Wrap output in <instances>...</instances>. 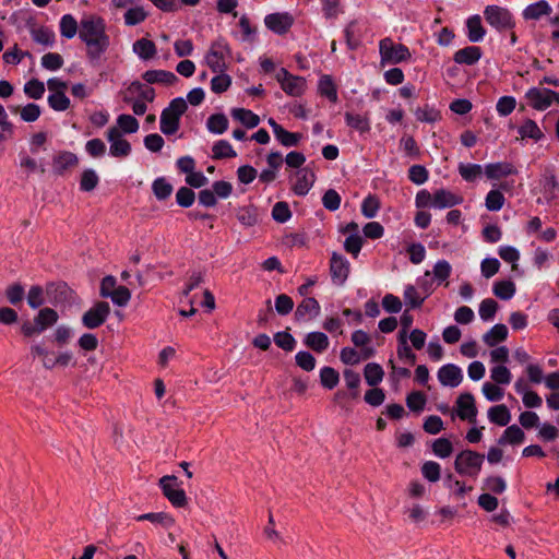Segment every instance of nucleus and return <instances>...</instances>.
<instances>
[{"mask_svg":"<svg viewBox=\"0 0 559 559\" xmlns=\"http://www.w3.org/2000/svg\"><path fill=\"white\" fill-rule=\"evenodd\" d=\"M79 38L85 45V56L91 63L98 62L110 47L107 23L97 14L81 19Z\"/></svg>","mask_w":559,"mask_h":559,"instance_id":"obj_1","label":"nucleus"},{"mask_svg":"<svg viewBox=\"0 0 559 559\" xmlns=\"http://www.w3.org/2000/svg\"><path fill=\"white\" fill-rule=\"evenodd\" d=\"M233 60V50L226 38L219 36L211 41L203 62L212 72L227 71Z\"/></svg>","mask_w":559,"mask_h":559,"instance_id":"obj_2","label":"nucleus"},{"mask_svg":"<svg viewBox=\"0 0 559 559\" xmlns=\"http://www.w3.org/2000/svg\"><path fill=\"white\" fill-rule=\"evenodd\" d=\"M380 66L397 64L409 61L412 53L404 44H396L391 37L379 41Z\"/></svg>","mask_w":559,"mask_h":559,"instance_id":"obj_3","label":"nucleus"},{"mask_svg":"<svg viewBox=\"0 0 559 559\" xmlns=\"http://www.w3.org/2000/svg\"><path fill=\"white\" fill-rule=\"evenodd\" d=\"M188 108L182 97L174 98L160 115V131L166 135L176 133L180 126V117Z\"/></svg>","mask_w":559,"mask_h":559,"instance_id":"obj_4","label":"nucleus"},{"mask_svg":"<svg viewBox=\"0 0 559 559\" xmlns=\"http://www.w3.org/2000/svg\"><path fill=\"white\" fill-rule=\"evenodd\" d=\"M485 456L473 450H463L454 460V469L461 476L476 479L481 471Z\"/></svg>","mask_w":559,"mask_h":559,"instance_id":"obj_5","label":"nucleus"},{"mask_svg":"<svg viewBox=\"0 0 559 559\" xmlns=\"http://www.w3.org/2000/svg\"><path fill=\"white\" fill-rule=\"evenodd\" d=\"M484 17L492 28L500 33L511 31L515 26L511 11L500 5L489 4L485 7Z\"/></svg>","mask_w":559,"mask_h":559,"instance_id":"obj_6","label":"nucleus"},{"mask_svg":"<svg viewBox=\"0 0 559 559\" xmlns=\"http://www.w3.org/2000/svg\"><path fill=\"white\" fill-rule=\"evenodd\" d=\"M59 316L52 308H43L34 318V322H24L21 326L22 333L31 337L35 334H40L48 328L57 323Z\"/></svg>","mask_w":559,"mask_h":559,"instance_id":"obj_7","label":"nucleus"},{"mask_svg":"<svg viewBox=\"0 0 559 559\" xmlns=\"http://www.w3.org/2000/svg\"><path fill=\"white\" fill-rule=\"evenodd\" d=\"M159 487L163 495L168 501L176 508L186 507L188 503L187 495L185 490L179 486L176 476L166 475L159 479Z\"/></svg>","mask_w":559,"mask_h":559,"instance_id":"obj_8","label":"nucleus"},{"mask_svg":"<svg viewBox=\"0 0 559 559\" xmlns=\"http://www.w3.org/2000/svg\"><path fill=\"white\" fill-rule=\"evenodd\" d=\"M110 314V306L107 301H97L82 316L84 328L94 330L102 326Z\"/></svg>","mask_w":559,"mask_h":559,"instance_id":"obj_9","label":"nucleus"},{"mask_svg":"<svg viewBox=\"0 0 559 559\" xmlns=\"http://www.w3.org/2000/svg\"><path fill=\"white\" fill-rule=\"evenodd\" d=\"M276 80L282 90L289 96H300L306 90V80L298 75H293L285 68L276 73Z\"/></svg>","mask_w":559,"mask_h":559,"instance_id":"obj_10","label":"nucleus"},{"mask_svg":"<svg viewBox=\"0 0 559 559\" xmlns=\"http://www.w3.org/2000/svg\"><path fill=\"white\" fill-rule=\"evenodd\" d=\"M106 138L109 142V154L112 157L123 158L130 155L131 144L126 140L117 127L107 130Z\"/></svg>","mask_w":559,"mask_h":559,"instance_id":"obj_11","label":"nucleus"},{"mask_svg":"<svg viewBox=\"0 0 559 559\" xmlns=\"http://www.w3.org/2000/svg\"><path fill=\"white\" fill-rule=\"evenodd\" d=\"M349 271L350 264L348 260L344 255L333 252L330 260V274L332 282L338 286L343 285L349 275Z\"/></svg>","mask_w":559,"mask_h":559,"instance_id":"obj_12","label":"nucleus"},{"mask_svg":"<svg viewBox=\"0 0 559 559\" xmlns=\"http://www.w3.org/2000/svg\"><path fill=\"white\" fill-rule=\"evenodd\" d=\"M264 24L266 28L277 35L286 34L294 24V17L288 12H276L265 15Z\"/></svg>","mask_w":559,"mask_h":559,"instance_id":"obj_13","label":"nucleus"},{"mask_svg":"<svg viewBox=\"0 0 559 559\" xmlns=\"http://www.w3.org/2000/svg\"><path fill=\"white\" fill-rule=\"evenodd\" d=\"M527 104L535 110L543 111L552 105L550 88L531 87L525 93Z\"/></svg>","mask_w":559,"mask_h":559,"instance_id":"obj_14","label":"nucleus"},{"mask_svg":"<svg viewBox=\"0 0 559 559\" xmlns=\"http://www.w3.org/2000/svg\"><path fill=\"white\" fill-rule=\"evenodd\" d=\"M79 165V157L70 151H60L52 157V171L57 176H64Z\"/></svg>","mask_w":559,"mask_h":559,"instance_id":"obj_15","label":"nucleus"},{"mask_svg":"<svg viewBox=\"0 0 559 559\" xmlns=\"http://www.w3.org/2000/svg\"><path fill=\"white\" fill-rule=\"evenodd\" d=\"M456 415L462 420L476 423L477 408L471 393H462L456 400Z\"/></svg>","mask_w":559,"mask_h":559,"instance_id":"obj_16","label":"nucleus"},{"mask_svg":"<svg viewBox=\"0 0 559 559\" xmlns=\"http://www.w3.org/2000/svg\"><path fill=\"white\" fill-rule=\"evenodd\" d=\"M438 380L443 386L456 388L463 380V373L459 366L447 364L438 370Z\"/></svg>","mask_w":559,"mask_h":559,"instance_id":"obj_17","label":"nucleus"},{"mask_svg":"<svg viewBox=\"0 0 559 559\" xmlns=\"http://www.w3.org/2000/svg\"><path fill=\"white\" fill-rule=\"evenodd\" d=\"M484 173L488 179L499 180L512 175H518V168L510 162L490 163L484 167Z\"/></svg>","mask_w":559,"mask_h":559,"instance_id":"obj_18","label":"nucleus"},{"mask_svg":"<svg viewBox=\"0 0 559 559\" xmlns=\"http://www.w3.org/2000/svg\"><path fill=\"white\" fill-rule=\"evenodd\" d=\"M316 181V175L308 168H301L295 174V181L293 183V191L299 197L306 195L312 188Z\"/></svg>","mask_w":559,"mask_h":559,"instance_id":"obj_19","label":"nucleus"},{"mask_svg":"<svg viewBox=\"0 0 559 559\" xmlns=\"http://www.w3.org/2000/svg\"><path fill=\"white\" fill-rule=\"evenodd\" d=\"M321 307L313 297H306L297 306L295 318L297 321H308L319 316Z\"/></svg>","mask_w":559,"mask_h":559,"instance_id":"obj_20","label":"nucleus"},{"mask_svg":"<svg viewBox=\"0 0 559 559\" xmlns=\"http://www.w3.org/2000/svg\"><path fill=\"white\" fill-rule=\"evenodd\" d=\"M373 355V347H364L359 352L352 347H344L341 350L340 358L345 365H357L361 360L369 359Z\"/></svg>","mask_w":559,"mask_h":559,"instance_id":"obj_21","label":"nucleus"},{"mask_svg":"<svg viewBox=\"0 0 559 559\" xmlns=\"http://www.w3.org/2000/svg\"><path fill=\"white\" fill-rule=\"evenodd\" d=\"M462 202H463L462 197H460L447 189H439V190H436L433 193L432 207L441 210V209L459 205Z\"/></svg>","mask_w":559,"mask_h":559,"instance_id":"obj_22","label":"nucleus"},{"mask_svg":"<svg viewBox=\"0 0 559 559\" xmlns=\"http://www.w3.org/2000/svg\"><path fill=\"white\" fill-rule=\"evenodd\" d=\"M551 12L550 4L546 0H539L524 8L522 16L526 21H538L543 16L550 15Z\"/></svg>","mask_w":559,"mask_h":559,"instance_id":"obj_23","label":"nucleus"},{"mask_svg":"<svg viewBox=\"0 0 559 559\" xmlns=\"http://www.w3.org/2000/svg\"><path fill=\"white\" fill-rule=\"evenodd\" d=\"M142 79L148 84L174 85L178 78L175 73L167 70H147L142 74Z\"/></svg>","mask_w":559,"mask_h":559,"instance_id":"obj_24","label":"nucleus"},{"mask_svg":"<svg viewBox=\"0 0 559 559\" xmlns=\"http://www.w3.org/2000/svg\"><path fill=\"white\" fill-rule=\"evenodd\" d=\"M483 56V51L478 46H467L465 48L459 49L454 56L453 60L457 64L465 66H474L476 64Z\"/></svg>","mask_w":559,"mask_h":559,"instance_id":"obj_25","label":"nucleus"},{"mask_svg":"<svg viewBox=\"0 0 559 559\" xmlns=\"http://www.w3.org/2000/svg\"><path fill=\"white\" fill-rule=\"evenodd\" d=\"M133 52L144 61L153 59L157 53L156 45L153 40L147 38H141L133 43Z\"/></svg>","mask_w":559,"mask_h":559,"instance_id":"obj_26","label":"nucleus"},{"mask_svg":"<svg viewBox=\"0 0 559 559\" xmlns=\"http://www.w3.org/2000/svg\"><path fill=\"white\" fill-rule=\"evenodd\" d=\"M467 38L471 43H479L486 35V29L481 24V19L478 14L472 15L466 21Z\"/></svg>","mask_w":559,"mask_h":559,"instance_id":"obj_27","label":"nucleus"},{"mask_svg":"<svg viewBox=\"0 0 559 559\" xmlns=\"http://www.w3.org/2000/svg\"><path fill=\"white\" fill-rule=\"evenodd\" d=\"M518 133L521 139H531L538 142L544 139L545 134L533 119H525L523 123L518 128Z\"/></svg>","mask_w":559,"mask_h":559,"instance_id":"obj_28","label":"nucleus"},{"mask_svg":"<svg viewBox=\"0 0 559 559\" xmlns=\"http://www.w3.org/2000/svg\"><path fill=\"white\" fill-rule=\"evenodd\" d=\"M525 439L524 431L518 425L508 426L498 439L499 445H516L521 444Z\"/></svg>","mask_w":559,"mask_h":559,"instance_id":"obj_29","label":"nucleus"},{"mask_svg":"<svg viewBox=\"0 0 559 559\" xmlns=\"http://www.w3.org/2000/svg\"><path fill=\"white\" fill-rule=\"evenodd\" d=\"M304 344L317 353H323L328 349L330 341L323 332H310L306 335Z\"/></svg>","mask_w":559,"mask_h":559,"instance_id":"obj_30","label":"nucleus"},{"mask_svg":"<svg viewBox=\"0 0 559 559\" xmlns=\"http://www.w3.org/2000/svg\"><path fill=\"white\" fill-rule=\"evenodd\" d=\"M60 35L67 39H72L80 33V22L72 14H64L59 22Z\"/></svg>","mask_w":559,"mask_h":559,"instance_id":"obj_31","label":"nucleus"},{"mask_svg":"<svg viewBox=\"0 0 559 559\" xmlns=\"http://www.w3.org/2000/svg\"><path fill=\"white\" fill-rule=\"evenodd\" d=\"M488 419L492 424L504 427L511 420V413L504 404L495 405L488 409Z\"/></svg>","mask_w":559,"mask_h":559,"instance_id":"obj_32","label":"nucleus"},{"mask_svg":"<svg viewBox=\"0 0 559 559\" xmlns=\"http://www.w3.org/2000/svg\"><path fill=\"white\" fill-rule=\"evenodd\" d=\"M508 337V329L504 324L498 323L493 325L484 336L483 341L484 343L489 346L493 347L498 343L503 342Z\"/></svg>","mask_w":559,"mask_h":559,"instance_id":"obj_33","label":"nucleus"},{"mask_svg":"<svg viewBox=\"0 0 559 559\" xmlns=\"http://www.w3.org/2000/svg\"><path fill=\"white\" fill-rule=\"evenodd\" d=\"M236 217L245 227H252L259 222L258 209L253 205H246L238 209Z\"/></svg>","mask_w":559,"mask_h":559,"instance_id":"obj_34","label":"nucleus"},{"mask_svg":"<svg viewBox=\"0 0 559 559\" xmlns=\"http://www.w3.org/2000/svg\"><path fill=\"white\" fill-rule=\"evenodd\" d=\"M136 521H150L151 523L158 524L164 528H169L175 524V519L166 512L144 513L139 515Z\"/></svg>","mask_w":559,"mask_h":559,"instance_id":"obj_35","label":"nucleus"},{"mask_svg":"<svg viewBox=\"0 0 559 559\" xmlns=\"http://www.w3.org/2000/svg\"><path fill=\"white\" fill-rule=\"evenodd\" d=\"M318 91L321 96L326 97L331 103H337V88L330 75H322L320 78Z\"/></svg>","mask_w":559,"mask_h":559,"instance_id":"obj_36","label":"nucleus"},{"mask_svg":"<svg viewBox=\"0 0 559 559\" xmlns=\"http://www.w3.org/2000/svg\"><path fill=\"white\" fill-rule=\"evenodd\" d=\"M147 16L148 13L144 10L142 5H140V3H138L133 4L126 11L123 20L127 26H134L144 22L147 19Z\"/></svg>","mask_w":559,"mask_h":559,"instance_id":"obj_37","label":"nucleus"},{"mask_svg":"<svg viewBox=\"0 0 559 559\" xmlns=\"http://www.w3.org/2000/svg\"><path fill=\"white\" fill-rule=\"evenodd\" d=\"M345 122L349 128L359 131L361 134L370 131V122L367 116L346 112Z\"/></svg>","mask_w":559,"mask_h":559,"instance_id":"obj_38","label":"nucleus"},{"mask_svg":"<svg viewBox=\"0 0 559 559\" xmlns=\"http://www.w3.org/2000/svg\"><path fill=\"white\" fill-rule=\"evenodd\" d=\"M231 116L249 129L255 128L260 123L259 116L249 109L236 108L231 111Z\"/></svg>","mask_w":559,"mask_h":559,"instance_id":"obj_39","label":"nucleus"},{"mask_svg":"<svg viewBox=\"0 0 559 559\" xmlns=\"http://www.w3.org/2000/svg\"><path fill=\"white\" fill-rule=\"evenodd\" d=\"M364 376L370 386H376L382 381L384 371L379 364L369 362L365 366Z\"/></svg>","mask_w":559,"mask_h":559,"instance_id":"obj_40","label":"nucleus"},{"mask_svg":"<svg viewBox=\"0 0 559 559\" xmlns=\"http://www.w3.org/2000/svg\"><path fill=\"white\" fill-rule=\"evenodd\" d=\"M207 130L214 134H223L228 129V119L224 114H214L206 122Z\"/></svg>","mask_w":559,"mask_h":559,"instance_id":"obj_41","label":"nucleus"},{"mask_svg":"<svg viewBox=\"0 0 559 559\" xmlns=\"http://www.w3.org/2000/svg\"><path fill=\"white\" fill-rule=\"evenodd\" d=\"M506 202V198L501 190L492 189L490 190L485 198V206L490 212L500 211Z\"/></svg>","mask_w":559,"mask_h":559,"instance_id":"obj_42","label":"nucleus"},{"mask_svg":"<svg viewBox=\"0 0 559 559\" xmlns=\"http://www.w3.org/2000/svg\"><path fill=\"white\" fill-rule=\"evenodd\" d=\"M457 169L461 177L467 182L475 181L484 171V168L480 165L469 163H461Z\"/></svg>","mask_w":559,"mask_h":559,"instance_id":"obj_43","label":"nucleus"},{"mask_svg":"<svg viewBox=\"0 0 559 559\" xmlns=\"http://www.w3.org/2000/svg\"><path fill=\"white\" fill-rule=\"evenodd\" d=\"M211 80V91L214 94H222L226 92L231 85V76L226 71L215 72Z\"/></svg>","mask_w":559,"mask_h":559,"instance_id":"obj_44","label":"nucleus"},{"mask_svg":"<svg viewBox=\"0 0 559 559\" xmlns=\"http://www.w3.org/2000/svg\"><path fill=\"white\" fill-rule=\"evenodd\" d=\"M320 382L324 389L333 390L340 382V374L334 368L325 366L320 370Z\"/></svg>","mask_w":559,"mask_h":559,"instance_id":"obj_45","label":"nucleus"},{"mask_svg":"<svg viewBox=\"0 0 559 559\" xmlns=\"http://www.w3.org/2000/svg\"><path fill=\"white\" fill-rule=\"evenodd\" d=\"M99 183V177L94 169H84L81 174L80 189L84 192L93 191Z\"/></svg>","mask_w":559,"mask_h":559,"instance_id":"obj_46","label":"nucleus"},{"mask_svg":"<svg viewBox=\"0 0 559 559\" xmlns=\"http://www.w3.org/2000/svg\"><path fill=\"white\" fill-rule=\"evenodd\" d=\"M213 158L222 159V158H233L237 156L236 151L233 148L231 144L226 140L217 141L213 147Z\"/></svg>","mask_w":559,"mask_h":559,"instance_id":"obj_47","label":"nucleus"},{"mask_svg":"<svg viewBox=\"0 0 559 559\" xmlns=\"http://www.w3.org/2000/svg\"><path fill=\"white\" fill-rule=\"evenodd\" d=\"M445 486L453 490V495L457 499H463L466 493L473 490L472 486H466L464 481H461L449 474L445 477Z\"/></svg>","mask_w":559,"mask_h":559,"instance_id":"obj_48","label":"nucleus"},{"mask_svg":"<svg viewBox=\"0 0 559 559\" xmlns=\"http://www.w3.org/2000/svg\"><path fill=\"white\" fill-rule=\"evenodd\" d=\"M49 107L55 111H66L70 107V98L66 93H50L47 97Z\"/></svg>","mask_w":559,"mask_h":559,"instance_id":"obj_49","label":"nucleus"},{"mask_svg":"<svg viewBox=\"0 0 559 559\" xmlns=\"http://www.w3.org/2000/svg\"><path fill=\"white\" fill-rule=\"evenodd\" d=\"M427 397L425 393L420 391H413L406 396L407 407L415 413H420L425 409Z\"/></svg>","mask_w":559,"mask_h":559,"instance_id":"obj_50","label":"nucleus"},{"mask_svg":"<svg viewBox=\"0 0 559 559\" xmlns=\"http://www.w3.org/2000/svg\"><path fill=\"white\" fill-rule=\"evenodd\" d=\"M427 297L420 295L414 285H406L404 289V300L411 308H419Z\"/></svg>","mask_w":559,"mask_h":559,"instance_id":"obj_51","label":"nucleus"},{"mask_svg":"<svg viewBox=\"0 0 559 559\" xmlns=\"http://www.w3.org/2000/svg\"><path fill=\"white\" fill-rule=\"evenodd\" d=\"M492 290L498 298L509 300L515 294V284L511 281H500L495 283Z\"/></svg>","mask_w":559,"mask_h":559,"instance_id":"obj_52","label":"nucleus"},{"mask_svg":"<svg viewBox=\"0 0 559 559\" xmlns=\"http://www.w3.org/2000/svg\"><path fill=\"white\" fill-rule=\"evenodd\" d=\"M274 136L285 147L296 146L302 139L300 133L289 132L284 128H278L277 133Z\"/></svg>","mask_w":559,"mask_h":559,"instance_id":"obj_53","label":"nucleus"},{"mask_svg":"<svg viewBox=\"0 0 559 559\" xmlns=\"http://www.w3.org/2000/svg\"><path fill=\"white\" fill-rule=\"evenodd\" d=\"M121 133H135L139 130V121L131 115L122 114L117 118L116 126Z\"/></svg>","mask_w":559,"mask_h":559,"instance_id":"obj_54","label":"nucleus"},{"mask_svg":"<svg viewBox=\"0 0 559 559\" xmlns=\"http://www.w3.org/2000/svg\"><path fill=\"white\" fill-rule=\"evenodd\" d=\"M32 38L37 44L49 47L55 43V33L48 27H38L32 29Z\"/></svg>","mask_w":559,"mask_h":559,"instance_id":"obj_55","label":"nucleus"},{"mask_svg":"<svg viewBox=\"0 0 559 559\" xmlns=\"http://www.w3.org/2000/svg\"><path fill=\"white\" fill-rule=\"evenodd\" d=\"M421 475L430 483H437L441 477V466L435 461H426L421 465Z\"/></svg>","mask_w":559,"mask_h":559,"instance_id":"obj_56","label":"nucleus"},{"mask_svg":"<svg viewBox=\"0 0 559 559\" xmlns=\"http://www.w3.org/2000/svg\"><path fill=\"white\" fill-rule=\"evenodd\" d=\"M24 93L28 98L40 99L45 94V84L37 79H32L24 84Z\"/></svg>","mask_w":559,"mask_h":559,"instance_id":"obj_57","label":"nucleus"},{"mask_svg":"<svg viewBox=\"0 0 559 559\" xmlns=\"http://www.w3.org/2000/svg\"><path fill=\"white\" fill-rule=\"evenodd\" d=\"M152 190L156 199L163 201L170 197L173 186L165 178H157L153 181Z\"/></svg>","mask_w":559,"mask_h":559,"instance_id":"obj_58","label":"nucleus"},{"mask_svg":"<svg viewBox=\"0 0 559 559\" xmlns=\"http://www.w3.org/2000/svg\"><path fill=\"white\" fill-rule=\"evenodd\" d=\"M432 452L440 459L449 457L453 452L452 442L447 438H439L432 442Z\"/></svg>","mask_w":559,"mask_h":559,"instance_id":"obj_59","label":"nucleus"},{"mask_svg":"<svg viewBox=\"0 0 559 559\" xmlns=\"http://www.w3.org/2000/svg\"><path fill=\"white\" fill-rule=\"evenodd\" d=\"M490 378L497 384L507 385L511 382L512 374L506 366L498 365L490 369Z\"/></svg>","mask_w":559,"mask_h":559,"instance_id":"obj_60","label":"nucleus"},{"mask_svg":"<svg viewBox=\"0 0 559 559\" xmlns=\"http://www.w3.org/2000/svg\"><path fill=\"white\" fill-rule=\"evenodd\" d=\"M498 302L492 298L484 299L478 309L479 317L483 321H491L497 312Z\"/></svg>","mask_w":559,"mask_h":559,"instance_id":"obj_61","label":"nucleus"},{"mask_svg":"<svg viewBox=\"0 0 559 559\" xmlns=\"http://www.w3.org/2000/svg\"><path fill=\"white\" fill-rule=\"evenodd\" d=\"M320 2L326 19H336L343 13L342 0H320Z\"/></svg>","mask_w":559,"mask_h":559,"instance_id":"obj_62","label":"nucleus"},{"mask_svg":"<svg viewBox=\"0 0 559 559\" xmlns=\"http://www.w3.org/2000/svg\"><path fill=\"white\" fill-rule=\"evenodd\" d=\"M516 107V99L513 96H502L496 104V110L499 116L507 117L513 112Z\"/></svg>","mask_w":559,"mask_h":559,"instance_id":"obj_63","label":"nucleus"},{"mask_svg":"<svg viewBox=\"0 0 559 559\" xmlns=\"http://www.w3.org/2000/svg\"><path fill=\"white\" fill-rule=\"evenodd\" d=\"M415 116L416 119L420 122L432 123L440 119V112L428 105L417 108Z\"/></svg>","mask_w":559,"mask_h":559,"instance_id":"obj_64","label":"nucleus"}]
</instances>
